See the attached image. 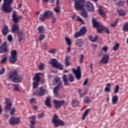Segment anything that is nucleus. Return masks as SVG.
I'll return each mask as SVG.
<instances>
[{
	"label": "nucleus",
	"instance_id": "412c9836",
	"mask_svg": "<svg viewBox=\"0 0 128 128\" xmlns=\"http://www.w3.org/2000/svg\"><path fill=\"white\" fill-rule=\"evenodd\" d=\"M75 44L78 48H82L84 45L83 40L82 39H78L76 40V42H75Z\"/></svg>",
	"mask_w": 128,
	"mask_h": 128
},
{
	"label": "nucleus",
	"instance_id": "7c9ffc66",
	"mask_svg": "<svg viewBox=\"0 0 128 128\" xmlns=\"http://www.w3.org/2000/svg\"><path fill=\"white\" fill-rule=\"evenodd\" d=\"M122 30H124V32H128V22H126L124 24V26H122Z\"/></svg>",
	"mask_w": 128,
	"mask_h": 128
},
{
	"label": "nucleus",
	"instance_id": "423d86ee",
	"mask_svg": "<svg viewBox=\"0 0 128 128\" xmlns=\"http://www.w3.org/2000/svg\"><path fill=\"white\" fill-rule=\"evenodd\" d=\"M50 64L53 66L58 68L60 70H63L64 66L60 62H58L56 59L52 58L50 62Z\"/></svg>",
	"mask_w": 128,
	"mask_h": 128
},
{
	"label": "nucleus",
	"instance_id": "69168bd1",
	"mask_svg": "<svg viewBox=\"0 0 128 128\" xmlns=\"http://www.w3.org/2000/svg\"><path fill=\"white\" fill-rule=\"evenodd\" d=\"M107 50H108L107 46H105L102 47V51L106 52H107Z\"/></svg>",
	"mask_w": 128,
	"mask_h": 128
},
{
	"label": "nucleus",
	"instance_id": "a18cd8bd",
	"mask_svg": "<svg viewBox=\"0 0 128 128\" xmlns=\"http://www.w3.org/2000/svg\"><path fill=\"white\" fill-rule=\"evenodd\" d=\"M69 57L67 56L66 58H65L64 62H65V66H68L70 65L69 61H68Z\"/></svg>",
	"mask_w": 128,
	"mask_h": 128
},
{
	"label": "nucleus",
	"instance_id": "3c124183",
	"mask_svg": "<svg viewBox=\"0 0 128 128\" xmlns=\"http://www.w3.org/2000/svg\"><path fill=\"white\" fill-rule=\"evenodd\" d=\"M12 86H14V90L17 91V92H20V89H19V88H18V86L17 85H16L14 84H12Z\"/></svg>",
	"mask_w": 128,
	"mask_h": 128
},
{
	"label": "nucleus",
	"instance_id": "de8ad7c7",
	"mask_svg": "<svg viewBox=\"0 0 128 128\" xmlns=\"http://www.w3.org/2000/svg\"><path fill=\"white\" fill-rule=\"evenodd\" d=\"M18 41L20 42H21L22 40V39H23L22 38V37H23L22 32L18 33Z\"/></svg>",
	"mask_w": 128,
	"mask_h": 128
},
{
	"label": "nucleus",
	"instance_id": "4d7b16f0",
	"mask_svg": "<svg viewBox=\"0 0 128 128\" xmlns=\"http://www.w3.org/2000/svg\"><path fill=\"white\" fill-rule=\"evenodd\" d=\"M56 52V50L55 49H51L49 50L48 52L52 54H55Z\"/></svg>",
	"mask_w": 128,
	"mask_h": 128
},
{
	"label": "nucleus",
	"instance_id": "20e7f679",
	"mask_svg": "<svg viewBox=\"0 0 128 128\" xmlns=\"http://www.w3.org/2000/svg\"><path fill=\"white\" fill-rule=\"evenodd\" d=\"M84 2L80 0H75L74 7L76 10H83L84 7Z\"/></svg>",
	"mask_w": 128,
	"mask_h": 128
},
{
	"label": "nucleus",
	"instance_id": "6ab92c4d",
	"mask_svg": "<svg viewBox=\"0 0 128 128\" xmlns=\"http://www.w3.org/2000/svg\"><path fill=\"white\" fill-rule=\"evenodd\" d=\"M12 30L14 34H18L19 32V26L16 24H14L12 28Z\"/></svg>",
	"mask_w": 128,
	"mask_h": 128
},
{
	"label": "nucleus",
	"instance_id": "473e14b6",
	"mask_svg": "<svg viewBox=\"0 0 128 128\" xmlns=\"http://www.w3.org/2000/svg\"><path fill=\"white\" fill-rule=\"evenodd\" d=\"M68 80L71 82H74V78L72 74H68Z\"/></svg>",
	"mask_w": 128,
	"mask_h": 128
},
{
	"label": "nucleus",
	"instance_id": "37998d69",
	"mask_svg": "<svg viewBox=\"0 0 128 128\" xmlns=\"http://www.w3.org/2000/svg\"><path fill=\"white\" fill-rule=\"evenodd\" d=\"M65 40H66L68 46H72V40L68 37L65 38Z\"/></svg>",
	"mask_w": 128,
	"mask_h": 128
},
{
	"label": "nucleus",
	"instance_id": "9d476101",
	"mask_svg": "<svg viewBox=\"0 0 128 128\" xmlns=\"http://www.w3.org/2000/svg\"><path fill=\"white\" fill-rule=\"evenodd\" d=\"M72 72L74 74L75 77H76V79L79 80L80 79L82 76V72H80V67L78 66L77 70H75L74 68H72Z\"/></svg>",
	"mask_w": 128,
	"mask_h": 128
},
{
	"label": "nucleus",
	"instance_id": "f8f14e48",
	"mask_svg": "<svg viewBox=\"0 0 128 128\" xmlns=\"http://www.w3.org/2000/svg\"><path fill=\"white\" fill-rule=\"evenodd\" d=\"M58 84V86L55 87L53 90L54 94L55 97H58V90L60 88H62V82H59Z\"/></svg>",
	"mask_w": 128,
	"mask_h": 128
},
{
	"label": "nucleus",
	"instance_id": "1a4fd4ad",
	"mask_svg": "<svg viewBox=\"0 0 128 128\" xmlns=\"http://www.w3.org/2000/svg\"><path fill=\"white\" fill-rule=\"evenodd\" d=\"M20 123V118L12 117L9 120V124L11 126L18 125Z\"/></svg>",
	"mask_w": 128,
	"mask_h": 128
},
{
	"label": "nucleus",
	"instance_id": "58836bf2",
	"mask_svg": "<svg viewBox=\"0 0 128 128\" xmlns=\"http://www.w3.org/2000/svg\"><path fill=\"white\" fill-rule=\"evenodd\" d=\"M45 64L43 63H40V64L38 66V69L40 70H43L44 69Z\"/></svg>",
	"mask_w": 128,
	"mask_h": 128
},
{
	"label": "nucleus",
	"instance_id": "39448f33",
	"mask_svg": "<svg viewBox=\"0 0 128 128\" xmlns=\"http://www.w3.org/2000/svg\"><path fill=\"white\" fill-rule=\"evenodd\" d=\"M53 15L52 12L48 10L47 11H45L44 12V14H40L39 19L40 20L44 21L45 19L48 18L53 16Z\"/></svg>",
	"mask_w": 128,
	"mask_h": 128
},
{
	"label": "nucleus",
	"instance_id": "a878e982",
	"mask_svg": "<svg viewBox=\"0 0 128 128\" xmlns=\"http://www.w3.org/2000/svg\"><path fill=\"white\" fill-rule=\"evenodd\" d=\"M64 84L65 86H68V82L67 76L66 74H63L62 77Z\"/></svg>",
	"mask_w": 128,
	"mask_h": 128
},
{
	"label": "nucleus",
	"instance_id": "13d9d810",
	"mask_svg": "<svg viewBox=\"0 0 128 128\" xmlns=\"http://www.w3.org/2000/svg\"><path fill=\"white\" fill-rule=\"evenodd\" d=\"M44 116V112L41 113L40 114H38V119H40L42 118Z\"/></svg>",
	"mask_w": 128,
	"mask_h": 128
},
{
	"label": "nucleus",
	"instance_id": "a211bd4d",
	"mask_svg": "<svg viewBox=\"0 0 128 128\" xmlns=\"http://www.w3.org/2000/svg\"><path fill=\"white\" fill-rule=\"evenodd\" d=\"M92 22L93 26L96 28H98V27H100L102 26V24L98 22L94 18H92Z\"/></svg>",
	"mask_w": 128,
	"mask_h": 128
},
{
	"label": "nucleus",
	"instance_id": "603ef678",
	"mask_svg": "<svg viewBox=\"0 0 128 128\" xmlns=\"http://www.w3.org/2000/svg\"><path fill=\"white\" fill-rule=\"evenodd\" d=\"M125 2L124 1H119L118 3L117 4L118 6H124Z\"/></svg>",
	"mask_w": 128,
	"mask_h": 128
},
{
	"label": "nucleus",
	"instance_id": "bb28decb",
	"mask_svg": "<svg viewBox=\"0 0 128 128\" xmlns=\"http://www.w3.org/2000/svg\"><path fill=\"white\" fill-rule=\"evenodd\" d=\"M82 12H81V15L84 18H86L88 17V14L87 12L84 8L83 10H81Z\"/></svg>",
	"mask_w": 128,
	"mask_h": 128
},
{
	"label": "nucleus",
	"instance_id": "774afa93",
	"mask_svg": "<svg viewBox=\"0 0 128 128\" xmlns=\"http://www.w3.org/2000/svg\"><path fill=\"white\" fill-rule=\"evenodd\" d=\"M8 40L9 42H11L12 40V36H11V34L8 35Z\"/></svg>",
	"mask_w": 128,
	"mask_h": 128
},
{
	"label": "nucleus",
	"instance_id": "c03bdc74",
	"mask_svg": "<svg viewBox=\"0 0 128 128\" xmlns=\"http://www.w3.org/2000/svg\"><path fill=\"white\" fill-rule=\"evenodd\" d=\"M103 27L104 25H102L101 26H99L98 28H97V32L98 33L100 34L104 30Z\"/></svg>",
	"mask_w": 128,
	"mask_h": 128
},
{
	"label": "nucleus",
	"instance_id": "e2e57ef3",
	"mask_svg": "<svg viewBox=\"0 0 128 128\" xmlns=\"http://www.w3.org/2000/svg\"><path fill=\"white\" fill-rule=\"evenodd\" d=\"M5 68H2L1 70H0V75H2L4 73Z\"/></svg>",
	"mask_w": 128,
	"mask_h": 128
},
{
	"label": "nucleus",
	"instance_id": "79ce46f5",
	"mask_svg": "<svg viewBox=\"0 0 128 128\" xmlns=\"http://www.w3.org/2000/svg\"><path fill=\"white\" fill-rule=\"evenodd\" d=\"M111 88V85L110 84H107L106 88H105L106 92H110V88Z\"/></svg>",
	"mask_w": 128,
	"mask_h": 128
},
{
	"label": "nucleus",
	"instance_id": "8fccbe9b",
	"mask_svg": "<svg viewBox=\"0 0 128 128\" xmlns=\"http://www.w3.org/2000/svg\"><path fill=\"white\" fill-rule=\"evenodd\" d=\"M79 94H80V97H83L84 96H85L86 94L87 93V92H84V93H82V90H78Z\"/></svg>",
	"mask_w": 128,
	"mask_h": 128
},
{
	"label": "nucleus",
	"instance_id": "7ed1b4c3",
	"mask_svg": "<svg viewBox=\"0 0 128 128\" xmlns=\"http://www.w3.org/2000/svg\"><path fill=\"white\" fill-rule=\"evenodd\" d=\"M52 122L54 124V126L55 128H58L60 126H63L64 124V122L59 119L56 114H54L52 117Z\"/></svg>",
	"mask_w": 128,
	"mask_h": 128
},
{
	"label": "nucleus",
	"instance_id": "c756f323",
	"mask_svg": "<svg viewBox=\"0 0 128 128\" xmlns=\"http://www.w3.org/2000/svg\"><path fill=\"white\" fill-rule=\"evenodd\" d=\"M79 104V101L76 99L73 100L72 102V106L75 107L78 105Z\"/></svg>",
	"mask_w": 128,
	"mask_h": 128
},
{
	"label": "nucleus",
	"instance_id": "09e8293b",
	"mask_svg": "<svg viewBox=\"0 0 128 128\" xmlns=\"http://www.w3.org/2000/svg\"><path fill=\"white\" fill-rule=\"evenodd\" d=\"M119 90H120V86H118V85H116V86L115 90H114V94H118Z\"/></svg>",
	"mask_w": 128,
	"mask_h": 128
},
{
	"label": "nucleus",
	"instance_id": "9b49d317",
	"mask_svg": "<svg viewBox=\"0 0 128 128\" xmlns=\"http://www.w3.org/2000/svg\"><path fill=\"white\" fill-rule=\"evenodd\" d=\"M5 104H6L4 106L5 112H9L12 108V104L10 102V99L6 98L5 99Z\"/></svg>",
	"mask_w": 128,
	"mask_h": 128
},
{
	"label": "nucleus",
	"instance_id": "ea45409f",
	"mask_svg": "<svg viewBox=\"0 0 128 128\" xmlns=\"http://www.w3.org/2000/svg\"><path fill=\"white\" fill-rule=\"evenodd\" d=\"M38 30L40 33L42 34L44 31V26H40L38 28Z\"/></svg>",
	"mask_w": 128,
	"mask_h": 128
},
{
	"label": "nucleus",
	"instance_id": "49530a36",
	"mask_svg": "<svg viewBox=\"0 0 128 128\" xmlns=\"http://www.w3.org/2000/svg\"><path fill=\"white\" fill-rule=\"evenodd\" d=\"M39 82L35 81L33 82V88H36L39 86Z\"/></svg>",
	"mask_w": 128,
	"mask_h": 128
},
{
	"label": "nucleus",
	"instance_id": "680f3d73",
	"mask_svg": "<svg viewBox=\"0 0 128 128\" xmlns=\"http://www.w3.org/2000/svg\"><path fill=\"white\" fill-rule=\"evenodd\" d=\"M77 20L80 21L82 24H84L83 20L82 18H80V17L79 16H78Z\"/></svg>",
	"mask_w": 128,
	"mask_h": 128
},
{
	"label": "nucleus",
	"instance_id": "b1692460",
	"mask_svg": "<svg viewBox=\"0 0 128 128\" xmlns=\"http://www.w3.org/2000/svg\"><path fill=\"white\" fill-rule=\"evenodd\" d=\"M60 1L57 0L56 1V7L54 9V12H56L57 14H58L60 12Z\"/></svg>",
	"mask_w": 128,
	"mask_h": 128
},
{
	"label": "nucleus",
	"instance_id": "2f4dec72",
	"mask_svg": "<svg viewBox=\"0 0 128 128\" xmlns=\"http://www.w3.org/2000/svg\"><path fill=\"white\" fill-rule=\"evenodd\" d=\"M118 100V98L116 96H114L112 98V102L113 104H116Z\"/></svg>",
	"mask_w": 128,
	"mask_h": 128
},
{
	"label": "nucleus",
	"instance_id": "0e129e2a",
	"mask_svg": "<svg viewBox=\"0 0 128 128\" xmlns=\"http://www.w3.org/2000/svg\"><path fill=\"white\" fill-rule=\"evenodd\" d=\"M55 82L56 84H58L60 81V78L58 77H57L56 78L54 79Z\"/></svg>",
	"mask_w": 128,
	"mask_h": 128
},
{
	"label": "nucleus",
	"instance_id": "5701e85b",
	"mask_svg": "<svg viewBox=\"0 0 128 128\" xmlns=\"http://www.w3.org/2000/svg\"><path fill=\"white\" fill-rule=\"evenodd\" d=\"M40 73H36V74H35V76H34L32 80L37 82H40Z\"/></svg>",
	"mask_w": 128,
	"mask_h": 128
},
{
	"label": "nucleus",
	"instance_id": "c9c22d12",
	"mask_svg": "<svg viewBox=\"0 0 128 128\" xmlns=\"http://www.w3.org/2000/svg\"><path fill=\"white\" fill-rule=\"evenodd\" d=\"M89 110H90V109H87L86 110H85V112H84L83 116L82 117V120H84L85 118L86 117L87 114H88Z\"/></svg>",
	"mask_w": 128,
	"mask_h": 128
},
{
	"label": "nucleus",
	"instance_id": "6e6552de",
	"mask_svg": "<svg viewBox=\"0 0 128 128\" xmlns=\"http://www.w3.org/2000/svg\"><path fill=\"white\" fill-rule=\"evenodd\" d=\"M18 60L17 52L16 50H12L11 52V56L10 58V62L12 64H14Z\"/></svg>",
	"mask_w": 128,
	"mask_h": 128
},
{
	"label": "nucleus",
	"instance_id": "f257e3e1",
	"mask_svg": "<svg viewBox=\"0 0 128 128\" xmlns=\"http://www.w3.org/2000/svg\"><path fill=\"white\" fill-rule=\"evenodd\" d=\"M8 79L14 83H20L23 80V76L18 74V72L14 70L8 75Z\"/></svg>",
	"mask_w": 128,
	"mask_h": 128
},
{
	"label": "nucleus",
	"instance_id": "a19ab883",
	"mask_svg": "<svg viewBox=\"0 0 128 128\" xmlns=\"http://www.w3.org/2000/svg\"><path fill=\"white\" fill-rule=\"evenodd\" d=\"M4 58H2L0 61L1 64H4L8 60V56L6 54L4 55Z\"/></svg>",
	"mask_w": 128,
	"mask_h": 128
},
{
	"label": "nucleus",
	"instance_id": "4be33fe9",
	"mask_svg": "<svg viewBox=\"0 0 128 128\" xmlns=\"http://www.w3.org/2000/svg\"><path fill=\"white\" fill-rule=\"evenodd\" d=\"M45 105H46V106L48 108H52V105L50 104V97L48 96L46 98V100H45L44 102Z\"/></svg>",
	"mask_w": 128,
	"mask_h": 128
},
{
	"label": "nucleus",
	"instance_id": "4468645a",
	"mask_svg": "<svg viewBox=\"0 0 128 128\" xmlns=\"http://www.w3.org/2000/svg\"><path fill=\"white\" fill-rule=\"evenodd\" d=\"M21 18H22V16H18L16 14V11L13 12V14L12 15V20L15 23H17L18 20Z\"/></svg>",
	"mask_w": 128,
	"mask_h": 128
},
{
	"label": "nucleus",
	"instance_id": "864d4df0",
	"mask_svg": "<svg viewBox=\"0 0 128 128\" xmlns=\"http://www.w3.org/2000/svg\"><path fill=\"white\" fill-rule=\"evenodd\" d=\"M15 112H16V108H14V107H12V108L11 109V110L10 112V114L11 116L14 115Z\"/></svg>",
	"mask_w": 128,
	"mask_h": 128
},
{
	"label": "nucleus",
	"instance_id": "052dcab7",
	"mask_svg": "<svg viewBox=\"0 0 128 128\" xmlns=\"http://www.w3.org/2000/svg\"><path fill=\"white\" fill-rule=\"evenodd\" d=\"M45 38V36L43 34H41L40 36L39 40L40 41H42V40H44Z\"/></svg>",
	"mask_w": 128,
	"mask_h": 128
},
{
	"label": "nucleus",
	"instance_id": "cd10ccee",
	"mask_svg": "<svg viewBox=\"0 0 128 128\" xmlns=\"http://www.w3.org/2000/svg\"><path fill=\"white\" fill-rule=\"evenodd\" d=\"M86 26H82L80 30V32L81 33L82 36H84L86 32Z\"/></svg>",
	"mask_w": 128,
	"mask_h": 128
},
{
	"label": "nucleus",
	"instance_id": "e433bc0d",
	"mask_svg": "<svg viewBox=\"0 0 128 128\" xmlns=\"http://www.w3.org/2000/svg\"><path fill=\"white\" fill-rule=\"evenodd\" d=\"M118 12L119 15H120L121 16H124L126 14V12L122 10H118Z\"/></svg>",
	"mask_w": 128,
	"mask_h": 128
},
{
	"label": "nucleus",
	"instance_id": "f03ea898",
	"mask_svg": "<svg viewBox=\"0 0 128 128\" xmlns=\"http://www.w3.org/2000/svg\"><path fill=\"white\" fill-rule=\"evenodd\" d=\"M4 3L2 6V10L5 13L10 12H12V8L11 4H12V0H3Z\"/></svg>",
	"mask_w": 128,
	"mask_h": 128
},
{
	"label": "nucleus",
	"instance_id": "bf43d9fd",
	"mask_svg": "<svg viewBox=\"0 0 128 128\" xmlns=\"http://www.w3.org/2000/svg\"><path fill=\"white\" fill-rule=\"evenodd\" d=\"M56 18L54 16H52L51 17V22L52 24H54V22H56Z\"/></svg>",
	"mask_w": 128,
	"mask_h": 128
},
{
	"label": "nucleus",
	"instance_id": "2eb2a0df",
	"mask_svg": "<svg viewBox=\"0 0 128 128\" xmlns=\"http://www.w3.org/2000/svg\"><path fill=\"white\" fill-rule=\"evenodd\" d=\"M109 60V56L108 54L104 55L99 64H107Z\"/></svg>",
	"mask_w": 128,
	"mask_h": 128
},
{
	"label": "nucleus",
	"instance_id": "72a5a7b5",
	"mask_svg": "<svg viewBox=\"0 0 128 128\" xmlns=\"http://www.w3.org/2000/svg\"><path fill=\"white\" fill-rule=\"evenodd\" d=\"M82 36V34L80 33V32H78L74 34V38H78L79 37H80Z\"/></svg>",
	"mask_w": 128,
	"mask_h": 128
},
{
	"label": "nucleus",
	"instance_id": "c85d7f7f",
	"mask_svg": "<svg viewBox=\"0 0 128 128\" xmlns=\"http://www.w3.org/2000/svg\"><path fill=\"white\" fill-rule=\"evenodd\" d=\"M88 38H89L90 41L92 42H96L98 40V36H96V38H93L92 36H88Z\"/></svg>",
	"mask_w": 128,
	"mask_h": 128
},
{
	"label": "nucleus",
	"instance_id": "338daca9",
	"mask_svg": "<svg viewBox=\"0 0 128 128\" xmlns=\"http://www.w3.org/2000/svg\"><path fill=\"white\" fill-rule=\"evenodd\" d=\"M84 59V55L82 54H80V64L82 63V60H83Z\"/></svg>",
	"mask_w": 128,
	"mask_h": 128
},
{
	"label": "nucleus",
	"instance_id": "4c0bfd02",
	"mask_svg": "<svg viewBox=\"0 0 128 128\" xmlns=\"http://www.w3.org/2000/svg\"><path fill=\"white\" fill-rule=\"evenodd\" d=\"M84 103L85 104H88V102H92V100L90 99V98L88 96H86V98L84 99Z\"/></svg>",
	"mask_w": 128,
	"mask_h": 128
},
{
	"label": "nucleus",
	"instance_id": "f704fd0d",
	"mask_svg": "<svg viewBox=\"0 0 128 128\" xmlns=\"http://www.w3.org/2000/svg\"><path fill=\"white\" fill-rule=\"evenodd\" d=\"M118 48H120V44L116 43L115 45L114 46L112 47V50L116 52L118 49Z\"/></svg>",
	"mask_w": 128,
	"mask_h": 128
},
{
	"label": "nucleus",
	"instance_id": "0eeeda50",
	"mask_svg": "<svg viewBox=\"0 0 128 128\" xmlns=\"http://www.w3.org/2000/svg\"><path fill=\"white\" fill-rule=\"evenodd\" d=\"M45 92L48 93V91L44 89L42 87L39 88L38 90L34 92V95L37 96H44Z\"/></svg>",
	"mask_w": 128,
	"mask_h": 128
},
{
	"label": "nucleus",
	"instance_id": "5fc2aeb1",
	"mask_svg": "<svg viewBox=\"0 0 128 128\" xmlns=\"http://www.w3.org/2000/svg\"><path fill=\"white\" fill-rule=\"evenodd\" d=\"M102 29L106 34H109V30L107 27L104 26V27H102Z\"/></svg>",
	"mask_w": 128,
	"mask_h": 128
},
{
	"label": "nucleus",
	"instance_id": "aec40b11",
	"mask_svg": "<svg viewBox=\"0 0 128 128\" xmlns=\"http://www.w3.org/2000/svg\"><path fill=\"white\" fill-rule=\"evenodd\" d=\"M9 32L8 28L6 25H4L3 26V28L2 30V34L3 36H5L8 34V32Z\"/></svg>",
	"mask_w": 128,
	"mask_h": 128
},
{
	"label": "nucleus",
	"instance_id": "f3484780",
	"mask_svg": "<svg viewBox=\"0 0 128 128\" xmlns=\"http://www.w3.org/2000/svg\"><path fill=\"white\" fill-rule=\"evenodd\" d=\"M85 8H86L87 10L89 12H94V6L90 2H88L85 4Z\"/></svg>",
	"mask_w": 128,
	"mask_h": 128
},
{
	"label": "nucleus",
	"instance_id": "ddd939ff",
	"mask_svg": "<svg viewBox=\"0 0 128 128\" xmlns=\"http://www.w3.org/2000/svg\"><path fill=\"white\" fill-rule=\"evenodd\" d=\"M54 104L55 108H56V109H58L59 108L60 106L64 104V100L58 101L56 100H54Z\"/></svg>",
	"mask_w": 128,
	"mask_h": 128
},
{
	"label": "nucleus",
	"instance_id": "dca6fc26",
	"mask_svg": "<svg viewBox=\"0 0 128 128\" xmlns=\"http://www.w3.org/2000/svg\"><path fill=\"white\" fill-rule=\"evenodd\" d=\"M7 52V43L6 42H4L0 47V54H2L4 52Z\"/></svg>",
	"mask_w": 128,
	"mask_h": 128
},
{
	"label": "nucleus",
	"instance_id": "393cba45",
	"mask_svg": "<svg viewBox=\"0 0 128 128\" xmlns=\"http://www.w3.org/2000/svg\"><path fill=\"white\" fill-rule=\"evenodd\" d=\"M99 14L102 18H106V12L102 9L101 7L99 8L98 10Z\"/></svg>",
	"mask_w": 128,
	"mask_h": 128
},
{
	"label": "nucleus",
	"instance_id": "6e6d98bb",
	"mask_svg": "<svg viewBox=\"0 0 128 128\" xmlns=\"http://www.w3.org/2000/svg\"><path fill=\"white\" fill-rule=\"evenodd\" d=\"M118 23V20H116L115 22H114L113 23L110 24V25L112 27H115Z\"/></svg>",
	"mask_w": 128,
	"mask_h": 128
}]
</instances>
